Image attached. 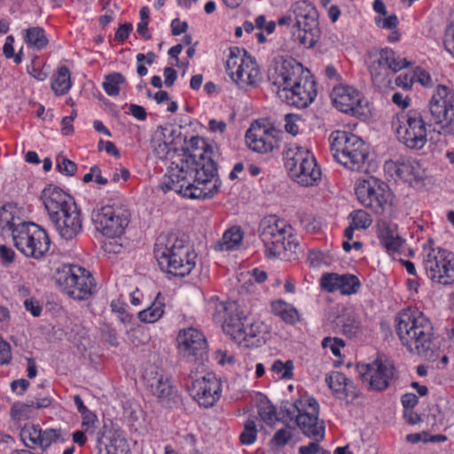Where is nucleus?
Here are the masks:
<instances>
[{
  "mask_svg": "<svg viewBox=\"0 0 454 454\" xmlns=\"http://www.w3.org/2000/svg\"><path fill=\"white\" fill-rule=\"evenodd\" d=\"M429 111L409 109L397 115L395 127L397 141L412 151H420L428 142L432 129L431 116L441 125L445 134L454 136V91L448 86L438 85L431 98Z\"/></svg>",
  "mask_w": 454,
  "mask_h": 454,
  "instance_id": "f257e3e1",
  "label": "nucleus"
},
{
  "mask_svg": "<svg viewBox=\"0 0 454 454\" xmlns=\"http://www.w3.org/2000/svg\"><path fill=\"white\" fill-rule=\"evenodd\" d=\"M220 185L217 168L211 161L200 165L182 150L168 166L161 189L189 199H206L213 197Z\"/></svg>",
  "mask_w": 454,
  "mask_h": 454,
  "instance_id": "f03ea898",
  "label": "nucleus"
},
{
  "mask_svg": "<svg viewBox=\"0 0 454 454\" xmlns=\"http://www.w3.org/2000/svg\"><path fill=\"white\" fill-rule=\"evenodd\" d=\"M207 308L213 320L220 324L223 331L239 345L257 348L264 342L262 323L251 322L236 301H220L218 296L214 295L207 301Z\"/></svg>",
  "mask_w": 454,
  "mask_h": 454,
  "instance_id": "7ed1b4c3",
  "label": "nucleus"
},
{
  "mask_svg": "<svg viewBox=\"0 0 454 454\" xmlns=\"http://www.w3.org/2000/svg\"><path fill=\"white\" fill-rule=\"evenodd\" d=\"M395 331L403 348L412 355L432 352L434 328L432 321L417 309H403L395 317Z\"/></svg>",
  "mask_w": 454,
  "mask_h": 454,
  "instance_id": "20e7f679",
  "label": "nucleus"
},
{
  "mask_svg": "<svg viewBox=\"0 0 454 454\" xmlns=\"http://www.w3.org/2000/svg\"><path fill=\"white\" fill-rule=\"evenodd\" d=\"M153 253L160 270L172 277L184 278L196 266L197 254L193 247L187 239L174 234L159 237Z\"/></svg>",
  "mask_w": 454,
  "mask_h": 454,
  "instance_id": "39448f33",
  "label": "nucleus"
},
{
  "mask_svg": "<svg viewBox=\"0 0 454 454\" xmlns=\"http://www.w3.org/2000/svg\"><path fill=\"white\" fill-rule=\"evenodd\" d=\"M259 236L264 246V256L276 259L285 252L296 253L299 241L294 228L276 215L264 216L259 223Z\"/></svg>",
  "mask_w": 454,
  "mask_h": 454,
  "instance_id": "423d86ee",
  "label": "nucleus"
},
{
  "mask_svg": "<svg viewBox=\"0 0 454 454\" xmlns=\"http://www.w3.org/2000/svg\"><path fill=\"white\" fill-rule=\"evenodd\" d=\"M329 141L332 154L340 164L352 171L362 170L369 152L358 136L346 130H334Z\"/></svg>",
  "mask_w": 454,
  "mask_h": 454,
  "instance_id": "0eeeda50",
  "label": "nucleus"
},
{
  "mask_svg": "<svg viewBox=\"0 0 454 454\" xmlns=\"http://www.w3.org/2000/svg\"><path fill=\"white\" fill-rule=\"evenodd\" d=\"M422 264L427 278L442 286L454 285V253L435 247L432 239L423 244Z\"/></svg>",
  "mask_w": 454,
  "mask_h": 454,
  "instance_id": "6e6552de",
  "label": "nucleus"
},
{
  "mask_svg": "<svg viewBox=\"0 0 454 454\" xmlns=\"http://www.w3.org/2000/svg\"><path fill=\"white\" fill-rule=\"evenodd\" d=\"M130 211L121 197L93 210L92 222L103 236L114 239L121 237L130 222Z\"/></svg>",
  "mask_w": 454,
  "mask_h": 454,
  "instance_id": "1a4fd4ad",
  "label": "nucleus"
},
{
  "mask_svg": "<svg viewBox=\"0 0 454 454\" xmlns=\"http://www.w3.org/2000/svg\"><path fill=\"white\" fill-rule=\"evenodd\" d=\"M286 418L295 419L302 433L316 441H322L325 436V425L319 421V403L313 396H306L285 406Z\"/></svg>",
  "mask_w": 454,
  "mask_h": 454,
  "instance_id": "9d476101",
  "label": "nucleus"
},
{
  "mask_svg": "<svg viewBox=\"0 0 454 454\" xmlns=\"http://www.w3.org/2000/svg\"><path fill=\"white\" fill-rule=\"evenodd\" d=\"M14 247L26 257L42 259L50 250L51 239L40 225L27 222L14 231Z\"/></svg>",
  "mask_w": 454,
  "mask_h": 454,
  "instance_id": "9b49d317",
  "label": "nucleus"
},
{
  "mask_svg": "<svg viewBox=\"0 0 454 454\" xmlns=\"http://www.w3.org/2000/svg\"><path fill=\"white\" fill-rule=\"evenodd\" d=\"M226 73L240 88L255 85L261 79V72L255 59L239 47H231L226 60Z\"/></svg>",
  "mask_w": 454,
  "mask_h": 454,
  "instance_id": "f8f14e48",
  "label": "nucleus"
},
{
  "mask_svg": "<svg viewBox=\"0 0 454 454\" xmlns=\"http://www.w3.org/2000/svg\"><path fill=\"white\" fill-rule=\"evenodd\" d=\"M295 20L296 40L305 48H312L320 36L318 12L316 6L307 1H297L291 8Z\"/></svg>",
  "mask_w": 454,
  "mask_h": 454,
  "instance_id": "ddd939ff",
  "label": "nucleus"
},
{
  "mask_svg": "<svg viewBox=\"0 0 454 454\" xmlns=\"http://www.w3.org/2000/svg\"><path fill=\"white\" fill-rule=\"evenodd\" d=\"M358 201L377 215L392 211L394 194L388 186L378 179L359 181L355 187Z\"/></svg>",
  "mask_w": 454,
  "mask_h": 454,
  "instance_id": "4468645a",
  "label": "nucleus"
},
{
  "mask_svg": "<svg viewBox=\"0 0 454 454\" xmlns=\"http://www.w3.org/2000/svg\"><path fill=\"white\" fill-rule=\"evenodd\" d=\"M58 283L65 294L79 301L88 300L96 286L91 273L76 264L64 266Z\"/></svg>",
  "mask_w": 454,
  "mask_h": 454,
  "instance_id": "2eb2a0df",
  "label": "nucleus"
},
{
  "mask_svg": "<svg viewBox=\"0 0 454 454\" xmlns=\"http://www.w3.org/2000/svg\"><path fill=\"white\" fill-rule=\"evenodd\" d=\"M333 106L340 112L355 117L365 116L368 102L364 94L350 85L334 86L332 91Z\"/></svg>",
  "mask_w": 454,
  "mask_h": 454,
  "instance_id": "dca6fc26",
  "label": "nucleus"
},
{
  "mask_svg": "<svg viewBox=\"0 0 454 454\" xmlns=\"http://www.w3.org/2000/svg\"><path fill=\"white\" fill-rule=\"evenodd\" d=\"M357 370L363 383L376 391L387 388L395 372L392 363L380 359H376L372 363L358 364Z\"/></svg>",
  "mask_w": 454,
  "mask_h": 454,
  "instance_id": "f3484780",
  "label": "nucleus"
},
{
  "mask_svg": "<svg viewBox=\"0 0 454 454\" xmlns=\"http://www.w3.org/2000/svg\"><path fill=\"white\" fill-rule=\"evenodd\" d=\"M309 70L305 68L301 63L293 58L283 59L280 65H278L269 79L277 90L280 98V93H285L287 89H291L294 83L302 80L309 74Z\"/></svg>",
  "mask_w": 454,
  "mask_h": 454,
  "instance_id": "a211bd4d",
  "label": "nucleus"
},
{
  "mask_svg": "<svg viewBox=\"0 0 454 454\" xmlns=\"http://www.w3.org/2000/svg\"><path fill=\"white\" fill-rule=\"evenodd\" d=\"M179 355L188 362L203 360L207 354V341L205 335L196 328L188 327L179 331L177 337Z\"/></svg>",
  "mask_w": 454,
  "mask_h": 454,
  "instance_id": "6ab92c4d",
  "label": "nucleus"
},
{
  "mask_svg": "<svg viewBox=\"0 0 454 454\" xmlns=\"http://www.w3.org/2000/svg\"><path fill=\"white\" fill-rule=\"evenodd\" d=\"M188 391L200 407L208 409L220 400L222 383L214 373H207L193 380Z\"/></svg>",
  "mask_w": 454,
  "mask_h": 454,
  "instance_id": "aec40b11",
  "label": "nucleus"
},
{
  "mask_svg": "<svg viewBox=\"0 0 454 454\" xmlns=\"http://www.w3.org/2000/svg\"><path fill=\"white\" fill-rule=\"evenodd\" d=\"M410 62L402 58L390 48H383L374 56V59L369 66L373 82L382 81L389 71L396 73L404 67H407Z\"/></svg>",
  "mask_w": 454,
  "mask_h": 454,
  "instance_id": "412c9836",
  "label": "nucleus"
},
{
  "mask_svg": "<svg viewBox=\"0 0 454 454\" xmlns=\"http://www.w3.org/2000/svg\"><path fill=\"white\" fill-rule=\"evenodd\" d=\"M281 132L273 127L252 124L246 133V142L254 152L267 153L278 145Z\"/></svg>",
  "mask_w": 454,
  "mask_h": 454,
  "instance_id": "4be33fe9",
  "label": "nucleus"
},
{
  "mask_svg": "<svg viewBox=\"0 0 454 454\" xmlns=\"http://www.w3.org/2000/svg\"><path fill=\"white\" fill-rule=\"evenodd\" d=\"M317 95V82L309 73L308 76L294 83L291 89H287L285 93H280V98L287 105L305 108L315 100Z\"/></svg>",
  "mask_w": 454,
  "mask_h": 454,
  "instance_id": "5701e85b",
  "label": "nucleus"
},
{
  "mask_svg": "<svg viewBox=\"0 0 454 454\" xmlns=\"http://www.w3.org/2000/svg\"><path fill=\"white\" fill-rule=\"evenodd\" d=\"M144 380L146 387L160 402L168 403L174 398L176 391L171 377L165 373L163 370L150 365L145 371Z\"/></svg>",
  "mask_w": 454,
  "mask_h": 454,
  "instance_id": "b1692460",
  "label": "nucleus"
},
{
  "mask_svg": "<svg viewBox=\"0 0 454 454\" xmlns=\"http://www.w3.org/2000/svg\"><path fill=\"white\" fill-rule=\"evenodd\" d=\"M384 168L388 172H395L398 178L416 188L422 186L427 177L426 170L415 160H389L385 163Z\"/></svg>",
  "mask_w": 454,
  "mask_h": 454,
  "instance_id": "393cba45",
  "label": "nucleus"
},
{
  "mask_svg": "<svg viewBox=\"0 0 454 454\" xmlns=\"http://www.w3.org/2000/svg\"><path fill=\"white\" fill-rule=\"evenodd\" d=\"M41 200L50 220L56 218L76 207L73 197L65 192L62 189L50 185L42 192Z\"/></svg>",
  "mask_w": 454,
  "mask_h": 454,
  "instance_id": "a878e982",
  "label": "nucleus"
},
{
  "mask_svg": "<svg viewBox=\"0 0 454 454\" xmlns=\"http://www.w3.org/2000/svg\"><path fill=\"white\" fill-rule=\"evenodd\" d=\"M325 383L333 395L347 404L353 403L358 397V390L354 382L340 372L332 371L326 374Z\"/></svg>",
  "mask_w": 454,
  "mask_h": 454,
  "instance_id": "bb28decb",
  "label": "nucleus"
},
{
  "mask_svg": "<svg viewBox=\"0 0 454 454\" xmlns=\"http://www.w3.org/2000/svg\"><path fill=\"white\" fill-rule=\"evenodd\" d=\"M314 153L306 146L295 143H290L286 145L283 153V160L286 169L288 173L299 171L301 176L306 165L312 164Z\"/></svg>",
  "mask_w": 454,
  "mask_h": 454,
  "instance_id": "cd10ccee",
  "label": "nucleus"
},
{
  "mask_svg": "<svg viewBox=\"0 0 454 454\" xmlns=\"http://www.w3.org/2000/svg\"><path fill=\"white\" fill-rule=\"evenodd\" d=\"M63 215L51 220L59 236L67 240L75 238L82 229V218L78 207L65 211Z\"/></svg>",
  "mask_w": 454,
  "mask_h": 454,
  "instance_id": "c85d7f7f",
  "label": "nucleus"
},
{
  "mask_svg": "<svg viewBox=\"0 0 454 454\" xmlns=\"http://www.w3.org/2000/svg\"><path fill=\"white\" fill-rule=\"evenodd\" d=\"M26 223L21 217L20 209L17 204L7 203L0 207V231L2 234L10 233L12 238L14 231Z\"/></svg>",
  "mask_w": 454,
  "mask_h": 454,
  "instance_id": "c756f323",
  "label": "nucleus"
},
{
  "mask_svg": "<svg viewBox=\"0 0 454 454\" xmlns=\"http://www.w3.org/2000/svg\"><path fill=\"white\" fill-rule=\"evenodd\" d=\"M376 235L380 244L388 254L398 252L403 244V239L397 235L395 228L387 222L378 223Z\"/></svg>",
  "mask_w": 454,
  "mask_h": 454,
  "instance_id": "7c9ffc66",
  "label": "nucleus"
},
{
  "mask_svg": "<svg viewBox=\"0 0 454 454\" xmlns=\"http://www.w3.org/2000/svg\"><path fill=\"white\" fill-rule=\"evenodd\" d=\"M189 145L191 151H184L186 153L187 158L191 157L200 165H202L207 161H211L215 167L217 168L216 163L213 159V147L204 138L192 137Z\"/></svg>",
  "mask_w": 454,
  "mask_h": 454,
  "instance_id": "2f4dec72",
  "label": "nucleus"
},
{
  "mask_svg": "<svg viewBox=\"0 0 454 454\" xmlns=\"http://www.w3.org/2000/svg\"><path fill=\"white\" fill-rule=\"evenodd\" d=\"M270 306L271 313L286 325H294L301 320L299 310L283 299L273 300Z\"/></svg>",
  "mask_w": 454,
  "mask_h": 454,
  "instance_id": "473e14b6",
  "label": "nucleus"
},
{
  "mask_svg": "<svg viewBox=\"0 0 454 454\" xmlns=\"http://www.w3.org/2000/svg\"><path fill=\"white\" fill-rule=\"evenodd\" d=\"M73 87L71 72L67 66H59L51 79V89L57 97L67 95Z\"/></svg>",
  "mask_w": 454,
  "mask_h": 454,
  "instance_id": "72a5a7b5",
  "label": "nucleus"
},
{
  "mask_svg": "<svg viewBox=\"0 0 454 454\" xmlns=\"http://www.w3.org/2000/svg\"><path fill=\"white\" fill-rule=\"evenodd\" d=\"M302 172L304 176H301L299 171H292L288 175L295 183L306 187L317 185L321 181L322 172L316 157L313 159L312 164L305 166Z\"/></svg>",
  "mask_w": 454,
  "mask_h": 454,
  "instance_id": "f704fd0d",
  "label": "nucleus"
},
{
  "mask_svg": "<svg viewBox=\"0 0 454 454\" xmlns=\"http://www.w3.org/2000/svg\"><path fill=\"white\" fill-rule=\"evenodd\" d=\"M22 38L28 49L43 51L49 44V38L44 28L35 26L22 30Z\"/></svg>",
  "mask_w": 454,
  "mask_h": 454,
  "instance_id": "c9c22d12",
  "label": "nucleus"
},
{
  "mask_svg": "<svg viewBox=\"0 0 454 454\" xmlns=\"http://www.w3.org/2000/svg\"><path fill=\"white\" fill-rule=\"evenodd\" d=\"M244 238V232L239 226L234 225L226 230L221 240L215 245L217 251H232L239 247Z\"/></svg>",
  "mask_w": 454,
  "mask_h": 454,
  "instance_id": "e433bc0d",
  "label": "nucleus"
},
{
  "mask_svg": "<svg viewBox=\"0 0 454 454\" xmlns=\"http://www.w3.org/2000/svg\"><path fill=\"white\" fill-rule=\"evenodd\" d=\"M68 439V434L62 428L48 427L46 429L41 428V436L39 441V449L45 451L53 443H63Z\"/></svg>",
  "mask_w": 454,
  "mask_h": 454,
  "instance_id": "4c0bfd02",
  "label": "nucleus"
},
{
  "mask_svg": "<svg viewBox=\"0 0 454 454\" xmlns=\"http://www.w3.org/2000/svg\"><path fill=\"white\" fill-rule=\"evenodd\" d=\"M126 84L127 80L122 74L119 72H113L105 75L102 82V88L107 96L117 97Z\"/></svg>",
  "mask_w": 454,
  "mask_h": 454,
  "instance_id": "58836bf2",
  "label": "nucleus"
},
{
  "mask_svg": "<svg viewBox=\"0 0 454 454\" xmlns=\"http://www.w3.org/2000/svg\"><path fill=\"white\" fill-rule=\"evenodd\" d=\"M41 426L33 423H27L20 430V439L29 449L39 448L41 436Z\"/></svg>",
  "mask_w": 454,
  "mask_h": 454,
  "instance_id": "ea45409f",
  "label": "nucleus"
},
{
  "mask_svg": "<svg viewBox=\"0 0 454 454\" xmlns=\"http://www.w3.org/2000/svg\"><path fill=\"white\" fill-rule=\"evenodd\" d=\"M160 299V294H158L152 305L138 313V317L142 322L154 323L162 317L165 304Z\"/></svg>",
  "mask_w": 454,
  "mask_h": 454,
  "instance_id": "a19ab883",
  "label": "nucleus"
},
{
  "mask_svg": "<svg viewBox=\"0 0 454 454\" xmlns=\"http://www.w3.org/2000/svg\"><path fill=\"white\" fill-rule=\"evenodd\" d=\"M260 419L267 425H272L278 420L275 405L266 397H262L257 404Z\"/></svg>",
  "mask_w": 454,
  "mask_h": 454,
  "instance_id": "79ce46f5",
  "label": "nucleus"
},
{
  "mask_svg": "<svg viewBox=\"0 0 454 454\" xmlns=\"http://www.w3.org/2000/svg\"><path fill=\"white\" fill-rule=\"evenodd\" d=\"M338 291L342 295H352L356 294L361 287V281L353 274H342L339 279Z\"/></svg>",
  "mask_w": 454,
  "mask_h": 454,
  "instance_id": "37998d69",
  "label": "nucleus"
},
{
  "mask_svg": "<svg viewBox=\"0 0 454 454\" xmlns=\"http://www.w3.org/2000/svg\"><path fill=\"white\" fill-rule=\"evenodd\" d=\"M341 327L343 334L348 338L356 337L362 330L361 321L354 313H347L343 316Z\"/></svg>",
  "mask_w": 454,
  "mask_h": 454,
  "instance_id": "c03bdc74",
  "label": "nucleus"
},
{
  "mask_svg": "<svg viewBox=\"0 0 454 454\" xmlns=\"http://www.w3.org/2000/svg\"><path fill=\"white\" fill-rule=\"evenodd\" d=\"M350 224L356 230H366L372 223V218L370 214L363 209L353 210L349 215Z\"/></svg>",
  "mask_w": 454,
  "mask_h": 454,
  "instance_id": "a18cd8bd",
  "label": "nucleus"
},
{
  "mask_svg": "<svg viewBox=\"0 0 454 454\" xmlns=\"http://www.w3.org/2000/svg\"><path fill=\"white\" fill-rule=\"evenodd\" d=\"M294 365L292 360L283 362L279 359L274 361L271 365V371L277 374L278 379L291 380L294 377Z\"/></svg>",
  "mask_w": 454,
  "mask_h": 454,
  "instance_id": "49530a36",
  "label": "nucleus"
},
{
  "mask_svg": "<svg viewBox=\"0 0 454 454\" xmlns=\"http://www.w3.org/2000/svg\"><path fill=\"white\" fill-rule=\"evenodd\" d=\"M256 423L254 419H248L245 424L243 431L239 434V441L244 445H251L257 439Z\"/></svg>",
  "mask_w": 454,
  "mask_h": 454,
  "instance_id": "de8ad7c7",
  "label": "nucleus"
},
{
  "mask_svg": "<svg viewBox=\"0 0 454 454\" xmlns=\"http://www.w3.org/2000/svg\"><path fill=\"white\" fill-rule=\"evenodd\" d=\"M37 57L35 56L31 63L27 66V71L29 75H31L34 79L38 82L45 81L49 76V67H47L46 63L43 65H40L37 61Z\"/></svg>",
  "mask_w": 454,
  "mask_h": 454,
  "instance_id": "09e8293b",
  "label": "nucleus"
},
{
  "mask_svg": "<svg viewBox=\"0 0 454 454\" xmlns=\"http://www.w3.org/2000/svg\"><path fill=\"white\" fill-rule=\"evenodd\" d=\"M340 277V274L334 272L324 273L319 279L320 287L330 294L337 292Z\"/></svg>",
  "mask_w": 454,
  "mask_h": 454,
  "instance_id": "8fccbe9b",
  "label": "nucleus"
},
{
  "mask_svg": "<svg viewBox=\"0 0 454 454\" xmlns=\"http://www.w3.org/2000/svg\"><path fill=\"white\" fill-rule=\"evenodd\" d=\"M154 151L160 160L170 162L182 153V151L176 150L171 145L165 142L159 143Z\"/></svg>",
  "mask_w": 454,
  "mask_h": 454,
  "instance_id": "3c124183",
  "label": "nucleus"
},
{
  "mask_svg": "<svg viewBox=\"0 0 454 454\" xmlns=\"http://www.w3.org/2000/svg\"><path fill=\"white\" fill-rule=\"evenodd\" d=\"M106 450V454H130L127 441L120 436L112 438Z\"/></svg>",
  "mask_w": 454,
  "mask_h": 454,
  "instance_id": "603ef678",
  "label": "nucleus"
},
{
  "mask_svg": "<svg viewBox=\"0 0 454 454\" xmlns=\"http://www.w3.org/2000/svg\"><path fill=\"white\" fill-rule=\"evenodd\" d=\"M31 407H34V402L31 404L21 403H14L10 411L11 418L15 421L26 420L29 418Z\"/></svg>",
  "mask_w": 454,
  "mask_h": 454,
  "instance_id": "864d4df0",
  "label": "nucleus"
},
{
  "mask_svg": "<svg viewBox=\"0 0 454 454\" xmlns=\"http://www.w3.org/2000/svg\"><path fill=\"white\" fill-rule=\"evenodd\" d=\"M322 347L329 348L334 356L339 357L340 356L341 348L345 347V342L337 337H325L322 340Z\"/></svg>",
  "mask_w": 454,
  "mask_h": 454,
  "instance_id": "5fc2aeb1",
  "label": "nucleus"
},
{
  "mask_svg": "<svg viewBox=\"0 0 454 454\" xmlns=\"http://www.w3.org/2000/svg\"><path fill=\"white\" fill-rule=\"evenodd\" d=\"M412 72L414 82H419L425 88H432L434 86L433 79L427 71L417 67Z\"/></svg>",
  "mask_w": 454,
  "mask_h": 454,
  "instance_id": "6e6d98bb",
  "label": "nucleus"
},
{
  "mask_svg": "<svg viewBox=\"0 0 454 454\" xmlns=\"http://www.w3.org/2000/svg\"><path fill=\"white\" fill-rule=\"evenodd\" d=\"M285 129L287 133L296 136L299 133V122L301 121V118L298 114H287L285 115Z\"/></svg>",
  "mask_w": 454,
  "mask_h": 454,
  "instance_id": "4d7b16f0",
  "label": "nucleus"
},
{
  "mask_svg": "<svg viewBox=\"0 0 454 454\" xmlns=\"http://www.w3.org/2000/svg\"><path fill=\"white\" fill-rule=\"evenodd\" d=\"M57 168L63 175L74 176L77 170V166L74 161L67 158H58Z\"/></svg>",
  "mask_w": 454,
  "mask_h": 454,
  "instance_id": "13d9d810",
  "label": "nucleus"
},
{
  "mask_svg": "<svg viewBox=\"0 0 454 454\" xmlns=\"http://www.w3.org/2000/svg\"><path fill=\"white\" fill-rule=\"evenodd\" d=\"M292 436L293 434L290 429H279L275 433L271 443L276 447H283L291 440Z\"/></svg>",
  "mask_w": 454,
  "mask_h": 454,
  "instance_id": "bf43d9fd",
  "label": "nucleus"
},
{
  "mask_svg": "<svg viewBox=\"0 0 454 454\" xmlns=\"http://www.w3.org/2000/svg\"><path fill=\"white\" fill-rule=\"evenodd\" d=\"M82 427L85 431H92L96 428V423L98 422L97 415L90 410H87L82 413Z\"/></svg>",
  "mask_w": 454,
  "mask_h": 454,
  "instance_id": "052dcab7",
  "label": "nucleus"
},
{
  "mask_svg": "<svg viewBox=\"0 0 454 454\" xmlns=\"http://www.w3.org/2000/svg\"><path fill=\"white\" fill-rule=\"evenodd\" d=\"M413 72L401 74L395 78V84L405 90H411L414 82Z\"/></svg>",
  "mask_w": 454,
  "mask_h": 454,
  "instance_id": "680f3d73",
  "label": "nucleus"
},
{
  "mask_svg": "<svg viewBox=\"0 0 454 454\" xmlns=\"http://www.w3.org/2000/svg\"><path fill=\"white\" fill-rule=\"evenodd\" d=\"M24 308L30 312L33 317H39L42 313L43 307L35 298H27L23 301Z\"/></svg>",
  "mask_w": 454,
  "mask_h": 454,
  "instance_id": "e2e57ef3",
  "label": "nucleus"
},
{
  "mask_svg": "<svg viewBox=\"0 0 454 454\" xmlns=\"http://www.w3.org/2000/svg\"><path fill=\"white\" fill-rule=\"evenodd\" d=\"M133 27L131 23H123L121 24L118 29L114 34L115 41L119 43H123L129 36L130 32L132 31Z\"/></svg>",
  "mask_w": 454,
  "mask_h": 454,
  "instance_id": "0e129e2a",
  "label": "nucleus"
},
{
  "mask_svg": "<svg viewBox=\"0 0 454 454\" xmlns=\"http://www.w3.org/2000/svg\"><path fill=\"white\" fill-rule=\"evenodd\" d=\"M14 258L15 252L12 248L5 245H0V261L2 264L7 266L13 262Z\"/></svg>",
  "mask_w": 454,
  "mask_h": 454,
  "instance_id": "69168bd1",
  "label": "nucleus"
},
{
  "mask_svg": "<svg viewBox=\"0 0 454 454\" xmlns=\"http://www.w3.org/2000/svg\"><path fill=\"white\" fill-rule=\"evenodd\" d=\"M215 359L220 365L233 364L235 363V356L223 349L215 351Z\"/></svg>",
  "mask_w": 454,
  "mask_h": 454,
  "instance_id": "338daca9",
  "label": "nucleus"
},
{
  "mask_svg": "<svg viewBox=\"0 0 454 454\" xmlns=\"http://www.w3.org/2000/svg\"><path fill=\"white\" fill-rule=\"evenodd\" d=\"M444 46L446 51L454 57V25H450L446 28Z\"/></svg>",
  "mask_w": 454,
  "mask_h": 454,
  "instance_id": "774afa93",
  "label": "nucleus"
}]
</instances>
